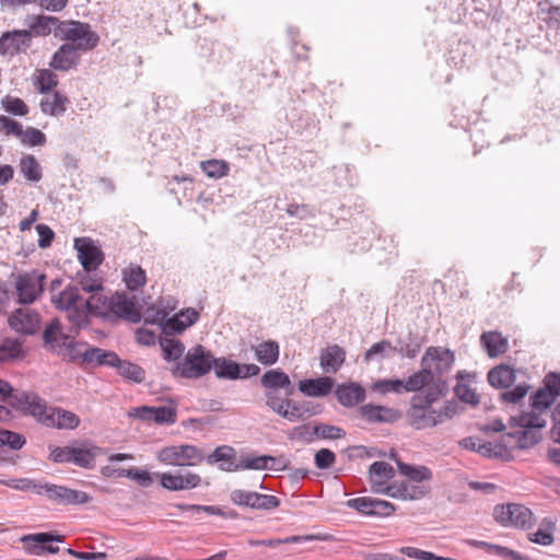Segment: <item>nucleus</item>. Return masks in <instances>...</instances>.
I'll list each match as a JSON object with an SVG mask.
<instances>
[{"label": "nucleus", "mask_w": 560, "mask_h": 560, "mask_svg": "<svg viewBox=\"0 0 560 560\" xmlns=\"http://www.w3.org/2000/svg\"><path fill=\"white\" fill-rule=\"evenodd\" d=\"M63 537L52 533H37L25 535L21 538L23 548L26 553L42 556L44 553H57L59 547L52 546L51 542H61Z\"/></svg>", "instance_id": "13"}, {"label": "nucleus", "mask_w": 560, "mask_h": 560, "mask_svg": "<svg viewBox=\"0 0 560 560\" xmlns=\"http://www.w3.org/2000/svg\"><path fill=\"white\" fill-rule=\"evenodd\" d=\"M51 302L56 308L66 312L67 319L75 330L88 326L89 315L106 316L108 314L109 298L104 294V290L90 293L89 298H84L78 285H67L57 295H51Z\"/></svg>", "instance_id": "1"}, {"label": "nucleus", "mask_w": 560, "mask_h": 560, "mask_svg": "<svg viewBox=\"0 0 560 560\" xmlns=\"http://www.w3.org/2000/svg\"><path fill=\"white\" fill-rule=\"evenodd\" d=\"M454 393L456 397L463 402L469 404L471 406H477L479 404V397L477 393L467 384L458 382L454 387Z\"/></svg>", "instance_id": "59"}, {"label": "nucleus", "mask_w": 560, "mask_h": 560, "mask_svg": "<svg viewBox=\"0 0 560 560\" xmlns=\"http://www.w3.org/2000/svg\"><path fill=\"white\" fill-rule=\"evenodd\" d=\"M390 351H394L390 341L382 340L380 342L374 343L369 350H366L364 354V360L371 361L375 357L385 358Z\"/></svg>", "instance_id": "63"}, {"label": "nucleus", "mask_w": 560, "mask_h": 560, "mask_svg": "<svg viewBox=\"0 0 560 560\" xmlns=\"http://www.w3.org/2000/svg\"><path fill=\"white\" fill-rule=\"evenodd\" d=\"M32 44V33L27 30L5 32L0 36V54L14 56Z\"/></svg>", "instance_id": "17"}, {"label": "nucleus", "mask_w": 560, "mask_h": 560, "mask_svg": "<svg viewBox=\"0 0 560 560\" xmlns=\"http://www.w3.org/2000/svg\"><path fill=\"white\" fill-rule=\"evenodd\" d=\"M26 443L23 434L5 429H0V447L8 446L12 451L21 450Z\"/></svg>", "instance_id": "50"}, {"label": "nucleus", "mask_w": 560, "mask_h": 560, "mask_svg": "<svg viewBox=\"0 0 560 560\" xmlns=\"http://www.w3.org/2000/svg\"><path fill=\"white\" fill-rule=\"evenodd\" d=\"M19 171L31 183H38L43 178V168L32 154H25L20 159Z\"/></svg>", "instance_id": "34"}, {"label": "nucleus", "mask_w": 560, "mask_h": 560, "mask_svg": "<svg viewBox=\"0 0 560 560\" xmlns=\"http://www.w3.org/2000/svg\"><path fill=\"white\" fill-rule=\"evenodd\" d=\"M404 384L405 392H418L429 385L433 387L432 374L429 369L421 366V370L411 374Z\"/></svg>", "instance_id": "39"}, {"label": "nucleus", "mask_w": 560, "mask_h": 560, "mask_svg": "<svg viewBox=\"0 0 560 560\" xmlns=\"http://www.w3.org/2000/svg\"><path fill=\"white\" fill-rule=\"evenodd\" d=\"M82 359L85 363H95L110 368L115 365V362H119V357L116 352L97 347L86 349L82 353Z\"/></svg>", "instance_id": "33"}, {"label": "nucleus", "mask_w": 560, "mask_h": 560, "mask_svg": "<svg viewBox=\"0 0 560 560\" xmlns=\"http://www.w3.org/2000/svg\"><path fill=\"white\" fill-rule=\"evenodd\" d=\"M336 396L343 407H353L365 399V389L358 383L340 384L336 388Z\"/></svg>", "instance_id": "23"}, {"label": "nucleus", "mask_w": 560, "mask_h": 560, "mask_svg": "<svg viewBox=\"0 0 560 560\" xmlns=\"http://www.w3.org/2000/svg\"><path fill=\"white\" fill-rule=\"evenodd\" d=\"M539 13L542 14V21L548 25V27L553 30L560 28V8L557 5H549L548 8H542L541 3L539 4Z\"/></svg>", "instance_id": "61"}, {"label": "nucleus", "mask_w": 560, "mask_h": 560, "mask_svg": "<svg viewBox=\"0 0 560 560\" xmlns=\"http://www.w3.org/2000/svg\"><path fill=\"white\" fill-rule=\"evenodd\" d=\"M155 477L160 479V483L164 489L170 491H182L195 489L201 483V477L195 472L171 474V472H154Z\"/></svg>", "instance_id": "15"}, {"label": "nucleus", "mask_w": 560, "mask_h": 560, "mask_svg": "<svg viewBox=\"0 0 560 560\" xmlns=\"http://www.w3.org/2000/svg\"><path fill=\"white\" fill-rule=\"evenodd\" d=\"M46 276L36 270L20 273L15 279V291L20 304H32L44 291Z\"/></svg>", "instance_id": "9"}, {"label": "nucleus", "mask_w": 560, "mask_h": 560, "mask_svg": "<svg viewBox=\"0 0 560 560\" xmlns=\"http://www.w3.org/2000/svg\"><path fill=\"white\" fill-rule=\"evenodd\" d=\"M126 478L135 480L140 487L149 488L152 486L154 481V474H150L147 470L139 469L137 467L128 468V471H125Z\"/></svg>", "instance_id": "57"}, {"label": "nucleus", "mask_w": 560, "mask_h": 560, "mask_svg": "<svg viewBox=\"0 0 560 560\" xmlns=\"http://www.w3.org/2000/svg\"><path fill=\"white\" fill-rule=\"evenodd\" d=\"M22 354V343L16 339H5L0 343V361H9Z\"/></svg>", "instance_id": "53"}, {"label": "nucleus", "mask_w": 560, "mask_h": 560, "mask_svg": "<svg viewBox=\"0 0 560 560\" xmlns=\"http://www.w3.org/2000/svg\"><path fill=\"white\" fill-rule=\"evenodd\" d=\"M113 368L117 370V373L121 377L129 382L140 384L145 380L144 369L130 361L121 360L119 358V362H115V365Z\"/></svg>", "instance_id": "37"}, {"label": "nucleus", "mask_w": 560, "mask_h": 560, "mask_svg": "<svg viewBox=\"0 0 560 560\" xmlns=\"http://www.w3.org/2000/svg\"><path fill=\"white\" fill-rule=\"evenodd\" d=\"M12 329L24 335H34L39 328V315L28 308H18L9 317Z\"/></svg>", "instance_id": "20"}, {"label": "nucleus", "mask_w": 560, "mask_h": 560, "mask_svg": "<svg viewBox=\"0 0 560 560\" xmlns=\"http://www.w3.org/2000/svg\"><path fill=\"white\" fill-rule=\"evenodd\" d=\"M516 380L515 370L506 364H500L488 372V382L495 388H509Z\"/></svg>", "instance_id": "29"}, {"label": "nucleus", "mask_w": 560, "mask_h": 560, "mask_svg": "<svg viewBox=\"0 0 560 560\" xmlns=\"http://www.w3.org/2000/svg\"><path fill=\"white\" fill-rule=\"evenodd\" d=\"M161 348L164 353V359L167 361L178 360L185 351L183 342L175 339H163L161 341Z\"/></svg>", "instance_id": "52"}, {"label": "nucleus", "mask_w": 560, "mask_h": 560, "mask_svg": "<svg viewBox=\"0 0 560 560\" xmlns=\"http://www.w3.org/2000/svg\"><path fill=\"white\" fill-rule=\"evenodd\" d=\"M122 278L127 288L131 291L143 287L147 281L145 271L139 265L135 264H130L122 270Z\"/></svg>", "instance_id": "40"}, {"label": "nucleus", "mask_w": 560, "mask_h": 560, "mask_svg": "<svg viewBox=\"0 0 560 560\" xmlns=\"http://www.w3.org/2000/svg\"><path fill=\"white\" fill-rule=\"evenodd\" d=\"M230 499L238 506L260 511H271L280 505V500L276 495L261 494L242 489L231 491Z\"/></svg>", "instance_id": "10"}, {"label": "nucleus", "mask_w": 560, "mask_h": 560, "mask_svg": "<svg viewBox=\"0 0 560 560\" xmlns=\"http://www.w3.org/2000/svg\"><path fill=\"white\" fill-rule=\"evenodd\" d=\"M22 131V124L12 118H9L8 116L0 115V132L5 136H14L20 139Z\"/></svg>", "instance_id": "62"}, {"label": "nucleus", "mask_w": 560, "mask_h": 560, "mask_svg": "<svg viewBox=\"0 0 560 560\" xmlns=\"http://www.w3.org/2000/svg\"><path fill=\"white\" fill-rule=\"evenodd\" d=\"M74 248L78 252V258L84 270H96L103 261L102 250L94 245L88 237H79L74 240Z\"/></svg>", "instance_id": "16"}, {"label": "nucleus", "mask_w": 560, "mask_h": 560, "mask_svg": "<svg viewBox=\"0 0 560 560\" xmlns=\"http://www.w3.org/2000/svg\"><path fill=\"white\" fill-rule=\"evenodd\" d=\"M532 407L535 410L544 411L548 409L557 399L555 394H552L548 388H539L532 397Z\"/></svg>", "instance_id": "51"}, {"label": "nucleus", "mask_w": 560, "mask_h": 560, "mask_svg": "<svg viewBox=\"0 0 560 560\" xmlns=\"http://www.w3.org/2000/svg\"><path fill=\"white\" fill-rule=\"evenodd\" d=\"M347 506L368 516L386 517L395 512L393 503L369 497H360L347 501Z\"/></svg>", "instance_id": "14"}, {"label": "nucleus", "mask_w": 560, "mask_h": 560, "mask_svg": "<svg viewBox=\"0 0 560 560\" xmlns=\"http://www.w3.org/2000/svg\"><path fill=\"white\" fill-rule=\"evenodd\" d=\"M156 458L162 464L170 466H196L203 460L205 456L197 446L180 444L161 448Z\"/></svg>", "instance_id": "8"}, {"label": "nucleus", "mask_w": 560, "mask_h": 560, "mask_svg": "<svg viewBox=\"0 0 560 560\" xmlns=\"http://www.w3.org/2000/svg\"><path fill=\"white\" fill-rule=\"evenodd\" d=\"M397 466L399 472L411 481L422 482L432 478L431 470L425 466H413L400 460H397Z\"/></svg>", "instance_id": "42"}, {"label": "nucleus", "mask_w": 560, "mask_h": 560, "mask_svg": "<svg viewBox=\"0 0 560 560\" xmlns=\"http://www.w3.org/2000/svg\"><path fill=\"white\" fill-rule=\"evenodd\" d=\"M505 439L509 441H514L513 447L521 450L528 448L538 442L537 438L532 432L522 428L514 432L508 433L503 436V440Z\"/></svg>", "instance_id": "47"}, {"label": "nucleus", "mask_w": 560, "mask_h": 560, "mask_svg": "<svg viewBox=\"0 0 560 560\" xmlns=\"http://www.w3.org/2000/svg\"><path fill=\"white\" fill-rule=\"evenodd\" d=\"M235 451L233 447L228 445L218 446L212 454L207 457V462L213 465L219 462H224L222 465L228 466L233 458Z\"/></svg>", "instance_id": "58"}, {"label": "nucleus", "mask_w": 560, "mask_h": 560, "mask_svg": "<svg viewBox=\"0 0 560 560\" xmlns=\"http://www.w3.org/2000/svg\"><path fill=\"white\" fill-rule=\"evenodd\" d=\"M62 21L56 16L50 15H37L33 16L28 23L30 32L35 36H46L50 33L57 37Z\"/></svg>", "instance_id": "25"}, {"label": "nucleus", "mask_w": 560, "mask_h": 560, "mask_svg": "<svg viewBox=\"0 0 560 560\" xmlns=\"http://www.w3.org/2000/svg\"><path fill=\"white\" fill-rule=\"evenodd\" d=\"M36 493L45 494L57 504H84L90 501L86 492L57 485H38Z\"/></svg>", "instance_id": "12"}, {"label": "nucleus", "mask_w": 560, "mask_h": 560, "mask_svg": "<svg viewBox=\"0 0 560 560\" xmlns=\"http://www.w3.org/2000/svg\"><path fill=\"white\" fill-rule=\"evenodd\" d=\"M528 390L529 385L525 383L518 384L513 389L502 392L500 400L508 404H517L526 396Z\"/></svg>", "instance_id": "60"}, {"label": "nucleus", "mask_w": 560, "mask_h": 560, "mask_svg": "<svg viewBox=\"0 0 560 560\" xmlns=\"http://www.w3.org/2000/svg\"><path fill=\"white\" fill-rule=\"evenodd\" d=\"M480 342L490 358H497L509 350L508 339L495 330L482 332Z\"/></svg>", "instance_id": "26"}, {"label": "nucleus", "mask_w": 560, "mask_h": 560, "mask_svg": "<svg viewBox=\"0 0 560 560\" xmlns=\"http://www.w3.org/2000/svg\"><path fill=\"white\" fill-rule=\"evenodd\" d=\"M494 520L502 526L526 529L532 527L536 518L533 512L518 503L500 504L493 509Z\"/></svg>", "instance_id": "7"}, {"label": "nucleus", "mask_w": 560, "mask_h": 560, "mask_svg": "<svg viewBox=\"0 0 560 560\" xmlns=\"http://www.w3.org/2000/svg\"><path fill=\"white\" fill-rule=\"evenodd\" d=\"M58 84L57 75L48 70L42 69L38 71L36 79V88L40 93H48Z\"/></svg>", "instance_id": "54"}, {"label": "nucleus", "mask_w": 560, "mask_h": 560, "mask_svg": "<svg viewBox=\"0 0 560 560\" xmlns=\"http://www.w3.org/2000/svg\"><path fill=\"white\" fill-rule=\"evenodd\" d=\"M201 170L202 172L211 178H221L223 176H226L230 166L229 163L222 160H209L201 162Z\"/></svg>", "instance_id": "49"}, {"label": "nucleus", "mask_w": 560, "mask_h": 560, "mask_svg": "<svg viewBox=\"0 0 560 560\" xmlns=\"http://www.w3.org/2000/svg\"><path fill=\"white\" fill-rule=\"evenodd\" d=\"M455 362L454 353L450 349L441 347H429L422 359L421 366L429 369L433 380V392H441L444 395L447 390V383L444 375L447 374Z\"/></svg>", "instance_id": "5"}, {"label": "nucleus", "mask_w": 560, "mask_h": 560, "mask_svg": "<svg viewBox=\"0 0 560 560\" xmlns=\"http://www.w3.org/2000/svg\"><path fill=\"white\" fill-rule=\"evenodd\" d=\"M346 436V431L337 425L320 423L312 427L310 440L319 438L323 440H339Z\"/></svg>", "instance_id": "44"}, {"label": "nucleus", "mask_w": 560, "mask_h": 560, "mask_svg": "<svg viewBox=\"0 0 560 560\" xmlns=\"http://www.w3.org/2000/svg\"><path fill=\"white\" fill-rule=\"evenodd\" d=\"M78 48L73 44H63L52 55L50 67L59 71H68L75 68L80 62V55Z\"/></svg>", "instance_id": "21"}, {"label": "nucleus", "mask_w": 560, "mask_h": 560, "mask_svg": "<svg viewBox=\"0 0 560 560\" xmlns=\"http://www.w3.org/2000/svg\"><path fill=\"white\" fill-rule=\"evenodd\" d=\"M375 492L384 493L388 497L400 500H417L425 494L423 487L413 486L407 481H401L399 483L393 482L392 485H387L384 489L375 488Z\"/></svg>", "instance_id": "22"}, {"label": "nucleus", "mask_w": 560, "mask_h": 560, "mask_svg": "<svg viewBox=\"0 0 560 560\" xmlns=\"http://www.w3.org/2000/svg\"><path fill=\"white\" fill-rule=\"evenodd\" d=\"M332 387L334 381L328 376L307 378L299 382L300 392L308 397H324L331 392Z\"/></svg>", "instance_id": "24"}, {"label": "nucleus", "mask_w": 560, "mask_h": 560, "mask_svg": "<svg viewBox=\"0 0 560 560\" xmlns=\"http://www.w3.org/2000/svg\"><path fill=\"white\" fill-rule=\"evenodd\" d=\"M372 489H384L394 475V468L386 462H374L369 469Z\"/></svg>", "instance_id": "31"}, {"label": "nucleus", "mask_w": 560, "mask_h": 560, "mask_svg": "<svg viewBox=\"0 0 560 560\" xmlns=\"http://www.w3.org/2000/svg\"><path fill=\"white\" fill-rule=\"evenodd\" d=\"M269 460L270 455L245 456L242 457L237 464L230 463L228 466L220 465L219 467L224 471H237L243 469L265 470L268 468Z\"/></svg>", "instance_id": "32"}, {"label": "nucleus", "mask_w": 560, "mask_h": 560, "mask_svg": "<svg viewBox=\"0 0 560 560\" xmlns=\"http://www.w3.org/2000/svg\"><path fill=\"white\" fill-rule=\"evenodd\" d=\"M423 345V338L417 334L408 332L405 337H399L395 346L394 351L400 357L409 359L416 358Z\"/></svg>", "instance_id": "30"}, {"label": "nucleus", "mask_w": 560, "mask_h": 560, "mask_svg": "<svg viewBox=\"0 0 560 560\" xmlns=\"http://www.w3.org/2000/svg\"><path fill=\"white\" fill-rule=\"evenodd\" d=\"M2 106L7 113L15 116H25L28 114L27 105L19 97L5 96L2 100Z\"/></svg>", "instance_id": "55"}, {"label": "nucleus", "mask_w": 560, "mask_h": 560, "mask_svg": "<svg viewBox=\"0 0 560 560\" xmlns=\"http://www.w3.org/2000/svg\"><path fill=\"white\" fill-rule=\"evenodd\" d=\"M101 454H103V450L97 446H73L71 463L82 468H92L94 466L95 458Z\"/></svg>", "instance_id": "36"}, {"label": "nucleus", "mask_w": 560, "mask_h": 560, "mask_svg": "<svg viewBox=\"0 0 560 560\" xmlns=\"http://www.w3.org/2000/svg\"><path fill=\"white\" fill-rule=\"evenodd\" d=\"M362 419L370 423H394L401 418V412L395 408L365 404L359 407Z\"/></svg>", "instance_id": "18"}, {"label": "nucleus", "mask_w": 560, "mask_h": 560, "mask_svg": "<svg viewBox=\"0 0 560 560\" xmlns=\"http://www.w3.org/2000/svg\"><path fill=\"white\" fill-rule=\"evenodd\" d=\"M212 370L218 378L224 380L248 378L258 375L260 372V368L256 364H238L224 357H214Z\"/></svg>", "instance_id": "11"}, {"label": "nucleus", "mask_w": 560, "mask_h": 560, "mask_svg": "<svg viewBox=\"0 0 560 560\" xmlns=\"http://www.w3.org/2000/svg\"><path fill=\"white\" fill-rule=\"evenodd\" d=\"M182 511L190 512L197 518H200L199 515L201 513H206L207 515H218L222 517H234L236 515L235 512L226 513L221 508L214 505H197V504H183L177 506Z\"/></svg>", "instance_id": "46"}, {"label": "nucleus", "mask_w": 560, "mask_h": 560, "mask_svg": "<svg viewBox=\"0 0 560 560\" xmlns=\"http://www.w3.org/2000/svg\"><path fill=\"white\" fill-rule=\"evenodd\" d=\"M257 360L264 365H272L279 359V345L273 340L264 341L255 349Z\"/></svg>", "instance_id": "38"}, {"label": "nucleus", "mask_w": 560, "mask_h": 560, "mask_svg": "<svg viewBox=\"0 0 560 560\" xmlns=\"http://www.w3.org/2000/svg\"><path fill=\"white\" fill-rule=\"evenodd\" d=\"M108 313L131 323H138L141 319L135 302L125 293H116L109 298Z\"/></svg>", "instance_id": "19"}, {"label": "nucleus", "mask_w": 560, "mask_h": 560, "mask_svg": "<svg viewBox=\"0 0 560 560\" xmlns=\"http://www.w3.org/2000/svg\"><path fill=\"white\" fill-rule=\"evenodd\" d=\"M68 103V97L57 91L43 98L39 105L45 115L59 116L66 112Z\"/></svg>", "instance_id": "35"}, {"label": "nucleus", "mask_w": 560, "mask_h": 560, "mask_svg": "<svg viewBox=\"0 0 560 560\" xmlns=\"http://www.w3.org/2000/svg\"><path fill=\"white\" fill-rule=\"evenodd\" d=\"M152 421L156 424H174L177 420L176 406H152Z\"/></svg>", "instance_id": "45"}, {"label": "nucleus", "mask_w": 560, "mask_h": 560, "mask_svg": "<svg viewBox=\"0 0 560 560\" xmlns=\"http://www.w3.org/2000/svg\"><path fill=\"white\" fill-rule=\"evenodd\" d=\"M441 396V392H433L432 388H428L424 395H413L406 415L408 423L416 430H424L440 424L439 416L432 408V404Z\"/></svg>", "instance_id": "3"}, {"label": "nucleus", "mask_w": 560, "mask_h": 560, "mask_svg": "<svg viewBox=\"0 0 560 560\" xmlns=\"http://www.w3.org/2000/svg\"><path fill=\"white\" fill-rule=\"evenodd\" d=\"M478 454L487 458H500L509 460L511 458L510 448L501 442H485L478 446Z\"/></svg>", "instance_id": "41"}, {"label": "nucleus", "mask_w": 560, "mask_h": 560, "mask_svg": "<svg viewBox=\"0 0 560 560\" xmlns=\"http://www.w3.org/2000/svg\"><path fill=\"white\" fill-rule=\"evenodd\" d=\"M319 359L326 373H336L345 362L346 351L338 345H332L322 351Z\"/></svg>", "instance_id": "27"}, {"label": "nucleus", "mask_w": 560, "mask_h": 560, "mask_svg": "<svg viewBox=\"0 0 560 560\" xmlns=\"http://www.w3.org/2000/svg\"><path fill=\"white\" fill-rule=\"evenodd\" d=\"M512 421L522 429H540L546 425L545 419L536 411L522 412L518 417H513Z\"/></svg>", "instance_id": "48"}, {"label": "nucleus", "mask_w": 560, "mask_h": 560, "mask_svg": "<svg viewBox=\"0 0 560 560\" xmlns=\"http://www.w3.org/2000/svg\"><path fill=\"white\" fill-rule=\"evenodd\" d=\"M261 385L266 390L284 389L287 396L293 393V386L289 376L279 369L267 371L261 377Z\"/></svg>", "instance_id": "28"}, {"label": "nucleus", "mask_w": 560, "mask_h": 560, "mask_svg": "<svg viewBox=\"0 0 560 560\" xmlns=\"http://www.w3.org/2000/svg\"><path fill=\"white\" fill-rule=\"evenodd\" d=\"M11 405L49 428L74 430L80 425V418L74 412L48 407L36 393H16L11 398Z\"/></svg>", "instance_id": "2"}, {"label": "nucleus", "mask_w": 560, "mask_h": 560, "mask_svg": "<svg viewBox=\"0 0 560 560\" xmlns=\"http://www.w3.org/2000/svg\"><path fill=\"white\" fill-rule=\"evenodd\" d=\"M213 363L212 352L203 346L197 345L190 348L184 359L174 365L172 374L175 377L188 380L200 378L212 370Z\"/></svg>", "instance_id": "4"}, {"label": "nucleus", "mask_w": 560, "mask_h": 560, "mask_svg": "<svg viewBox=\"0 0 560 560\" xmlns=\"http://www.w3.org/2000/svg\"><path fill=\"white\" fill-rule=\"evenodd\" d=\"M20 140L24 145H44L46 143V136L37 128L27 127L25 130L23 129Z\"/></svg>", "instance_id": "56"}, {"label": "nucleus", "mask_w": 560, "mask_h": 560, "mask_svg": "<svg viewBox=\"0 0 560 560\" xmlns=\"http://www.w3.org/2000/svg\"><path fill=\"white\" fill-rule=\"evenodd\" d=\"M556 527V523L549 518L545 517L538 529L532 535L530 540L535 544L549 546L553 542V530Z\"/></svg>", "instance_id": "43"}, {"label": "nucleus", "mask_w": 560, "mask_h": 560, "mask_svg": "<svg viewBox=\"0 0 560 560\" xmlns=\"http://www.w3.org/2000/svg\"><path fill=\"white\" fill-rule=\"evenodd\" d=\"M188 326L184 323V319L179 316V314H176L173 317L167 318L162 324V330L166 335L180 334Z\"/></svg>", "instance_id": "64"}, {"label": "nucleus", "mask_w": 560, "mask_h": 560, "mask_svg": "<svg viewBox=\"0 0 560 560\" xmlns=\"http://www.w3.org/2000/svg\"><path fill=\"white\" fill-rule=\"evenodd\" d=\"M57 37L72 42L74 47L82 51L94 49L100 42V36L92 31L89 23L73 20L62 21Z\"/></svg>", "instance_id": "6"}]
</instances>
